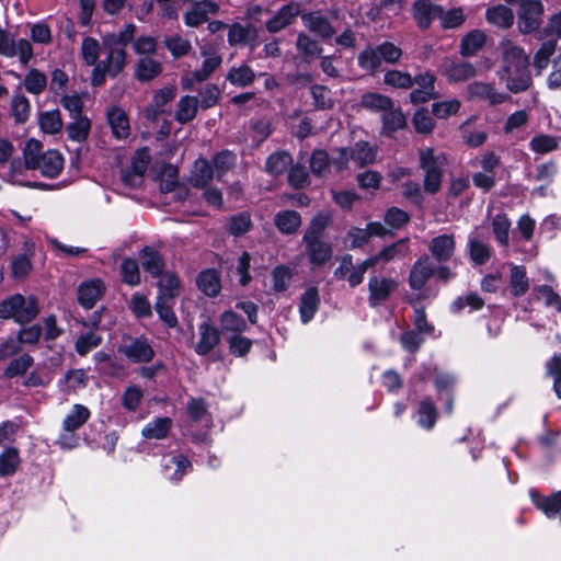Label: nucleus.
<instances>
[{"label":"nucleus","instance_id":"obj_21","mask_svg":"<svg viewBox=\"0 0 561 561\" xmlns=\"http://www.w3.org/2000/svg\"><path fill=\"white\" fill-rule=\"evenodd\" d=\"M306 251L313 265H323L332 256V247L320 238L305 239Z\"/></svg>","mask_w":561,"mask_h":561},{"label":"nucleus","instance_id":"obj_58","mask_svg":"<svg viewBox=\"0 0 561 561\" xmlns=\"http://www.w3.org/2000/svg\"><path fill=\"white\" fill-rule=\"evenodd\" d=\"M102 336L94 331L81 334L75 343L76 352L80 356H85L90 351L96 348L102 343Z\"/></svg>","mask_w":561,"mask_h":561},{"label":"nucleus","instance_id":"obj_22","mask_svg":"<svg viewBox=\"0 0 561 561\" xmlns=\"http://www.w3.org/2000/svg\"><path fill=\"white\" fill-rule=\"evenodd\" d=\"M162 467L165 477L171 481H180L186 473L187 469L191 468L188 459L181 455H168L163 457Z\"/></svg>","mask_w":561,"mask_h":561},{"label":"nucleus","instance_id":"obj_17","mask_svg":"<svg viewBox=\"0 0 561 561\" xmlns=\"http://www.w3.org/2000/svg\"><path fill=\"white\" fill-rule=\"evenodd\" d=\"M119 351L131 362L148 363L154 352L145 339H135L119 347Z\"/></svg>","mask_w":561,"mask_h":561},{"label":"nucleus","instance_id":"obj_9","mask_svg":"<svg viewBox=\"0 0 561 561\" xmlns=\"http://www.w3.org/2000/svg\"><path fill=\"white\" fill-rule=\"evenodd\" d=\"M397 288L398 283L396 279L371 275L368 280V301L370 306L376 307L386 301Z\"/></svg>","mask_w":561,"mask_h":561},{"label":"nucleus","instance_id":"obj_11","mask_svg":"<svg viewBox=\"0 0 561 561\" xmlns=\"http://www.w3.org/2000/svg\"><path fill=\"white\" fill-rule=\"evenodd\" d=\"M428 251L439 263L449 261L456 251V239L453 233H443L432 238L428 242Z\"/></svg>","mask_w":561,"mask_h":561},{"label":"nucleus","instance_id":"obj_42","mask_svg":"<svg viewBox=\"0 0 561 561\" xmlns=\"http://www.w3.org/2000/svg\"><path fill=\"white\" fill-rule=\"evenodd\" d=\"M198 104L195 96L185 95L181 98L174 114L175 119L181 124L192 121L196 116Z\"/></svg>","mask_w":561,"mask_h":561},{"label":"nucleus","instance_id":"obj_48","mask_svg":"<svg viewBox=\"0 0 561 561\" xmlns=\"http://www.w3.org/2000/svg\"><path fill=\"white\" fill-rule=\"evenodd\" d=\"M469 255L474 264L482 265L491 256L490 247L479 240L477 236L470 234L468 240Z\"/></svg>","mask_w":561,"mask_h":561},{"label":"nucleus","instance_id":"obj_63","mask_svg":"<svg viewBox=\"0 0 561 561\" xmlns=\"http://www.w3.org/2000/svg\"><path fill=\"white\" fill-rule=\"evenodd\" d=\"M511 221L505 215L497 214L492 219V230L497 242L507 245L510 240Z\"/></svg>","mask_w":561,"mask_h":561},{"label":"nucleus","instance_id":"obj_25","mask_svg":"<svg viewBox=\"0 0 561 561\" xmlns=\"http://www.w3.org/2000/svg\"><path fill=\"white\" fill-rule=\"evenodd\" d=\"M105 47L107 49V56L100 64L106 70L107 75L115 77L126 65L125 48L116 45Z\"/></svg>","mask_w":561,"mask_h":561},{"label":"nucleus","instance_id":"obj_41","mask_svg":"<svg viewBox=\"0 0 561 561\" xmlns=\"http://www.w3.org/2000/svg\"><path fill=\"white\" fill-rule=\"evenodd\" d=\"M21 462L19 450L14 447H8L0 454V477L13 476Z\"/></svg>","mask_w":561,"mask_h":561},{"label":"nucleus","instance_id":"obj_3","mask_svg":"<svg viewBox=\"0 0 561 561\" xmlns=\"http://www.w3.org/2000/svg\"><path fill=\"white\" fill-rule=\"evenodd\" d=\"M376 159V149L366 141H358L350 148H337L333 151L332 163L343 170L353 163L356 168L370 164Z\"/></svg>","mask_w":561,"mask_h":561},{"label":"nucleus","instance_id":"obj_10","mask_svg":"<svg viewBox=\"0 0 561 561\" xmlns=\"http://www.w3.org/2000/svg\"><path fill=\"white\" fill-rule=\"evenodd\" d=\"M470 99H478L488 102L490 105H497L508 100V95L500 92L488 82L474 81L467 87Z\"/></svg>","mask_w":561,"mask_h":561},{"label":"nucleus","instance_id":"obj_14","mask_svg":"<svg viewBox=\"0 0 561 561\" xmlns=\"http://www.w3.org/2000/svg\"><path fill=\"white\" fill-rule=\"evenodd\" d=\"M299 13L300 7L298 3L285 4L265 22V27L270 33H277L290 25Z\"/></svg>","mask_w":561,"mask_h":561},{"label":"nucleus","instance_id":"obj_5","mask_svg":"<svg viewBox=\"0 0 561 561\" xmlns=\"http://www.w3.org/2000/svg\"><path fill=\"white\" fill-rule=\"evenodd\" d=\"M199 54L204 58L201 67L181 78L183 90H192L196 83L206 81L222 64L221 55L211 45L201 46Z\"/></svg>","mask_w":561,"mask_h":561},{"label":"nucleus","instance_id":"obj_45","mask_svg":"<svg viewBox=\"0 0 561 561\" xmlns=\"http://www.w3.org/2000/svg\"><path fill=\"white\" fill-rule=\"evenodd\" d=\"M164 46L175 59L187 56L193 49L191 41L178 34L165 37Z\"/></svg>","mask_w":561,"mask_h":561},{"label":"nucleus","instance_id":"obj_59","mask_svg":"<svg viewBox=\"0 0 561 561\" xmlns=\"http://www.w3.org/2000/svg\"><path fill=\"white\" fill-rule=\"evenodd\" d=\"M383 128L388 131H396L402 129L407 124V118L403 113L396 108L394 105L381 114Z\"/></svg>","mask_w":561,"mask_h":561},{"label":"nucleus","instance_id":"obj_37","mask_svg":"<svg viewBox=\"0 0 561 561\" xmlns=\"http://www.w3.org/2000/svg\"><path fill=\"white\" fill-rule=\"evenodd\" d=\"M485 34L480 30H473L461 39L460 54L465 57L473 56L485 44Z\"/></svg>","mask_w":561,"mask_h":561},{"label":"nucleus","instance_id":"obj_55","mask_svg":"<svg viewBox=\"0 0 561 561\" xmlns=\"http://www.w3.org/2000/svg\"><path fill=\"white\" fill-rule=\"evenodd\" d=\"M42 144L36 139H30L23 149L25 167L30 170H36L42 159Z\"/></svg>","mask_w":561,"mask_h":561},{"label":"nucleus","instance_id":"obj_40","mask_svg":"<svg viewBox=\"0 0 561 561\" xmlns=\"http://www.w3.org/2000/svg\"><path fill=\"white\" fill-rule=\"evenodd\" d=\"M172 426L170 417H158L149 422L141 431V434L147 439H163L167 437Z\"/></svg>","mask_w":561,"mask_h":561},{"label":"nucleus","instance_id":"obj_31","mask_svg":"<svg viewBox=\"0 0 561 561\" xmlns=\"http://www.w3.org/2000/svg\"><path fill=\"white\" fill-rule=\"evenodd\" d=\"M408 253L407 240H399L382 250L378 254L367 257L374 261V267L379 263H388L393 260L403 259Z\"/></svg>","mask_w":561,"mask_h":561},{"label":"nucleus","instance_id":"obj_15","mask_svg":"<svg viewBox=\"0 0 561 561\" xmlns=\"http://www.w3.org/2000/svg\"><path fill=\"white\" fill-rule=\"evenodd\" d=\"M105 291L102 279L94 278L85 280L78 287V301L85 309H91Z\"/></svg>","mask_w":561,"mask_h":561},{"label":"nucleus","instance_id":"obj_23","mask_svg":"<svg viewBox=\"0 0 561 561\" xmlns=\"http://www.w3.org/2000/svg\"><path fill=\"white\" fill-rule=\"evenodd\" d=\"M304 25L323 39L331 38L335 31L329 20L319 13L312 12L301 15Z\"/></svg>","mask_w":561,"mask_h":561},{"label":"nucleus","instance_id":"obj_64","mask_svg":"<svg viewBox=\"0 0 561 561\" xmlns=\"http://www.w3.org/2000/svg\"><path fill=\"white\" fill-rule=\"evenodd\" d=\"M534 294L537 299L543 300L546 307L561 312V297L551 287L547 285L537 286L534 288Z\"/></svg>","mask_w":561,"mask_h":561},{"label":"nucleus","instance_id":"obj_12","mask_svg":"<svg viewBox=\"0 0 561 561\" xmlns=\"http://www.w3.org/2000/svg\"><path fill=\"white\" fill-rule=\"evenodd\" d=\"M435 274L433 266L427 255L419 257L411 267L408 282L413 290L422 289L426 282Z\"/></svg>","mask_w":561,"mask_h":561},{"label":"nucleus","instance_id":"obj_4","mask_svg":"<svg viewBox=\"0 0 561 561\" xmlns=\"http://www.w3.org/2000/svg\"><path fill=\"white\" fill-rule=\"evenodd\" d=\"M37 314V300L34 296L24 297L15 294L0 304V319H13L19 323H25L32 321Z\"/></svg>","mask_w":561,"mask_h":561},{"label":"nucleus","instance_id":"obj_24","mask_svg":"<svg viewBox=\"0 0 561 561\" xmlns=\"http://www.w3.org/2000/svg\"><path fill=\"white\" fill-rule=\"evenodd\" d=\"M531 499L537 508L542 511L548 518L559 517L561 522V491L551 496H543L531 492Z\"/></svg>","mask_w":561,"mask_h":561},{"label":"nucleus","instance_id":"obj_39","mask_svg":"<svg viewBox=\"0 0 561 561\" xmlns=\"http://www.w3.org/2000/svg\"><path fill=\"white\" fill-rule=\"evenodd\" d=\"M274 222L282 233L290 234L300 227L301 218L295 210H283L275 216Z\"/></svg>","mask_w":561,"mask_h":561},{"label":"nucleus","instance_id":"obj_57","mask_svg":"<svg viewBox=\"0 0 561 561\" xmlns=\"http://www.w3.org/2000/svg\"><path fill=\"white\" fill-rule=\"evenodd\" d=\"M170 299H164L163 296H158L154 304L156 312L159 319L165 323L168 328L178 327V317L175 316L172 306L169 304Z\"/></svg>","mask_w":561,"mask_h":561},{"label":"nucleus","instance_id":"obj_2","mask_svg":"<svg viewBox=\"0 0 561 561\" xmlns=\"http://www.w3.org/2000/svg\"><path fill=\"white\" fill-rule=\"evenodd\" d=\"M420 167L424 171L423 187L428 194H435L440 190L443 167L446 163L444 154L436 153L433 148L419 150Z\"/></svg>","mask_w":561,"mask_h":561},{"label":"nucleus","instance_id":"obj_38","mask_svg":"<svg viewBox=\"0 0 561 561\" xmlns=\"http://www.w3.org/2000/svg\"><path fill=\"white\" fill-rule=\"evenodd\" d=\"M141 265L146 272H148L152 277H158L163 273V260L160 254L151 249L145 248L140 253Z\"/></svg>","mask_w":561,"mask_h":561},{"label":"nucleus","instance_id":"obj_51","mask_svg":"<svg viewBox=\"0 0 561 561\" xmlns=\"http://www.w3.org/2000/svg\"><path fill=\"white\" fill-rule=\"evenodd\" d=\"M358 66L369 72L377 71L381 66V57L378 46L367 47L357 57Z\"/></svg>","mask_w":561,"mask_h":561},{"label":"nucleus","instance_id":"obj_46","mask_svg":"<svg viewBox=\"0 0 561 561\" xmlns=\"http://www.w3.org/2000/svg\"><path fill=\"white\" fill-rule=\"evenodd\" d=\"M197 285L207 296H217L221 289L220 279L215 270H206L198 275Z\"/></svg>","mask_w":561,"mask_h":561},{"label":"nucleus","instance_id":"obj_13","mask_svg":"<svg viewBox=\"0 0 561 561\" xmlns=\"http://www.w3.org/2000/svg\"><path fill=\"white\" fill-rule=\"evenodd\" d=\"M220 342L219 330L209 321H204L198 325V341L194 346L198 355L209 354Z\"/></svg>","mask_w":561,"mask_h":561},{"label":"nucleus","instance_id":"obj_52","mask_svg":"<svg viewBox=\"0 0 561 561\" xmlns=\"http://www.w3.org/2000/svg\"><path fill=\"white\" fill-rule=\"evenodd\" d=\"M310 94L313 99V106L317 110H331L334 106L332 92L324 85L313 84L310 88Z\"/></svg>","mask_w":561,"mask_h":561},{"label":"nucleus","instance_id":"obj_56","mask_svg":"<svg viewBox=\"0 0 561 561\" xmlns=\"http://www.w3.org/2000/svg\"><path fill=\"white\" fill-rule=\"evenodd\" d=\"M220 324L224 332L240 334L247 328L245 321L232 310L225 311L220 317Z\"/></svg>","mask_w":561,"mask_h":561},{"label":"nucleus","instance_id":"obj_19","mask_svg":"<svg viewBox=\"0 0 561 561\" xmlns=\"http://www.w3.org/2000/svg\"><path fill=\"white\" fill-rule=\"evenodd\" d=\"M558 53L553 59L554 65H561V46H557L556 39L545 41L539 49L534 55V67L538 75H540L549 65L550 58Z\"/></svg>","mask_w":561,"mask_h":561},{"label":"nucleus","instance_id":"obj_7","mask_svg":"<svg viewBox=\"0 0 561 561\" xmlns=\"http://www.w3.org/2000/svg\"><path fill=\"white\" fill-rule=\"evenodd\" d=\"M543 5L538 0H527L522 3L518 12V27L522 33L528 34L536 31L541 22Z\"/></svg>","mask_w":561,"mask_h":561},{"label":"nucleus","instance_id":"obj_35","mask_svg":"<svg viewBox=\"0 0 561 561\" xmlns=\"http://www.w3.org/2000/svg\"><path fill=\"white\" fill-rule=\"evenodd\" d=\"M485 18L489 23L501 28L510 27L514 22L513 11L503 4L489 8Z\"/></svg>","mask_w":561,"mask_h":561},{"label":"nucleus","instance_id":"obj_47","mask_svg":"<svg viewBox=\"0 0 561 561\" xmlns=\"http://www.w3.org/2000/svg\"><path fill=\"white\" fill-rule=\"evenodd\" d=\"M38 124L45 134L54 135L62 129L64 122L58 110L43 112L38 116Z\"/></svg>","mask_w":561,"mask_h":561},{"label":"nucleus","instance_id":"obj_6","mask_svg":"<svg viewBox=\"0 0 561 561\" xmlns=\"http://www.w3.org/2000/svg\"><path fill=\"white\" fill-rule=\"evenodd\" d=\"M374 267L373 260H364L357 265L353 264V257L350 254H345L340 259V265L334 271V276L341 280H347L351 287H356L359 285L364 275L368 268Z\"/></svg>","mask_w":561,"mask_h":561},{"label":"nucleus","instance_id":"obj_36","mask_svg":"<svg viewBox=\"0 0 561 561\" xmlns=\"http://www.w3.org/2000/svg\"><path fill=\"white\" fill-rule=\"evenodd\" d=\"M226 79L233 85L244 88L254 82L255 72L247 64H242L230 68Z\"/></svg>","mask_w":561,"mask_h":561},{"label":"nucleus","instance_id":"obj_30","mask_svg":"<svg viewBox=\"0 0 561 561\" xmlns=\"http://www.w3.org/2000/svg\"><path fill=\"white\" fill-rule=\"evenodd\" d=\"M320 304L319 293L316 287L308 288L300 298L299 312L304 323H308L314 316Z\"/></svg>","mask_w":561,"mask_h":561},{"label":"nucleus","instance_id":"obj_27","mask_svg":"<svg viewBox=\"0 0 561 561\" xmlns=\"http://www.w3.org/2000/svg\"><path fill=\"white\" fill-rule=\"evenodd\" d=\"M64 168V157L58 150H48L43 153L36 170L47 178H56Z\"/></svg>","mask_w":561,"mask_h":561},{"label":"nucleus","instance_id":"obj_54","mask_svg":"<svg viewBox=\"0 0 561 561\" xmlns=\"http://www.w3.org/2000/svg\"><path fill=\"white\" fill-rule=\"evenodd\" d=\"M438 19L444 30H450L461 26L466 21V14L461 8H454L448 11H444L442 8Z\"/></svg>","mask_w":561,"mask_h":561},{"label":"nucleus","instance_id":"obj_50","mask_svg":"<svg viewBox=\"0 0 561 561\" xmlns=\"http://www.w3.org/2000/svg\"><path fill=\"white\" fill-rule=\"evenodd\" d=\"M293 159L289 153L285 151H276L267 158L265 169L270 174L276 176L283 174Z\"/></svg>","mask_w":561,"mask_h":561},{"label":"nucleus","instance_id":"obj_33","mask_svg":"<svg viewBox=\"0 0 561 561\" xmlns=\"http://www.w3.org/2000/svg\"><path fill=\"white\" fill-rule=\"evenodd\" d=\"M162 70L161 64L151 58L150 56H145L139 58L135 67V77L139 81H150L158 77Z\"/></svg>","mask_w":561,"mask_h":561},{"label":"nucleus","instance_id":"obj_60","mask_svg":"<svg viewBox=\"0 0 561 561\" xmlns=\"http://www.w3.org/2000/svg\"><path fill=\"white\" fill-rule=\"evenodd\" d=\"M26 247L27 249L25 253L20 254L12 260L11 268L14 277H24L32 268L31 256L33 254V244L28 245L26 243Z\"/></svg>","mask_w":561,"mask_h":561},{"label":"nucleus","instance_id":"obj_32","mask_svg":"<svg viewBox=\"0 0 561 561\" xmlns=\"http://www.w3.org/2000/svg\"><path fill=\"white\" fill-rule=\"evenodd\" d=\"M71 118L72 122L66 127L68 138L77 142L85 141L91 130L90 119L85 115H79Z\"/></svg>","mask_w":561,"mask_h":561},{"label":"nucleus","instance_id":"obj_29","mask_svg":"<svg viewBox=\"0 0 561 561\" xmlns=\"http://www.w3.org/2000/svg\"><path fill=\"white\" fill-rule=\"evenodd\" d=\"M214 178L210 163L204 159H197L191 170L190 182L195 187H205Z\"/></svg>","mask_w":561,"mask_h":561},{"label":"nucleus","instance_id":"obj_18","mask_svg":"<svg viewBox=\"0 0 561 561\" xmlns=\"http://www.w3.org/2000/svg\"><path fill=\"white\" fill-rule=\"evenodd\" d=\"M443 73L449 82H461L476 76V68L465 61L446 58L443 62Z\"/></svg>","mask_w":561,"mask_h":561},{"label":"nucleus","instance_id":"obj_16","mask_svg":"<svg viewBox=\"0 0 561 561\" xmlns=\"http://www.w3.org/2000/svg\"><path fill=\"white\" fill-rule=\"evenodd\" d=\"M442 11V7L427 2L425 0H416L412 5V16L416 25L421 30H427L432 22L437 18Z\"/></svg>","mask_w":561,"mask_h":561},{"label":"nucleus","instance_id":"obj_49","mask_svg":"<svg viewBox=\"0 0 561 561\" xmlns=\"http://www.w3.org/2000/svg\"><path fill=\"white\" fill-rule=\"evenodd\" d=\"M297 50L306 59H314L322 53L320 43L305 33H299L296 41Z\"/></svg>","mask_w":561,"mask_h":561},{"label":"nucleus","instance_id":"obj_1","mask_svg":"<svg viewBox=\"0 0 561 561\" xmlns=\"http://www.w3.org/2000/svg\"><path fill=\"white\" fill-rule=\"evenodd\" d=\"M499 49L502 55L501 66L497 70L499 79L512 93H520L533 84L529 70V56L513 41L505 38Z\"/></svg>","mask_w":561,"mask_h":561},{"label":"nucleus","instance_id":"obj_34","mask_svg":"<svg viewBox=\"0 0 561 561\" xmlns=\"http://www.w3.org/2000/svg\"><path fill=\"white\" fill-rule=\"evenodd\" d=\"M359 104L368 111L381 114L393 106V102L389 96L376 92L365 93Z\"/></svg>","mask_w":561,"mask_h":561},{"label":"nucleus","instance_id":"obj_43","mask_svg":"<svg viewBox=\"0 0 561 561\" xmlns=\"http://www.w3.org/2000/svg\"><path fill=\"white\" fill-rule=\"evenodd\" d=\"M511 291L514 296L519 297L527 293L529 289V279L527 277L526 268L520 265H513L510 275Z\"/></svg>","mask_w":561,"mask_h":561},{"label":"nucleus","instance_id":"obj_8","mask_svg":"<svg viewBox=\"0 0 561 561\" xmlns=\"http://www.w3.org/2000/svg\"><path fill=\"white\" fill-rule=\"evenodd\" d=\"M218 12L219 5L213 0L195 1L183 15L184 24L188 27H198L208 21L209 15Z\"/></svg>","mask_w":561,"mask_h":561},{"label":"nucleus","instance_id":"obj_53","mask_svg":"<svg viewBox=\"0 0 561 561\" xmlns=\"http://www.w3.org/2000/svg\"><path fill=\"white\" fill-rule=\"evenodd\" d=\"M417 415V423L420 426L426 430L434 427L437 412L434 403L430 399H424L420 402Z\"/></svg>","mask_w":561,"mask_h":561},{"label":"nucleus","instance_id":"obj_28","mask_svg":"<svg viewBox=\"0 0 561 561\" xmlns=\"http://www.w3.org/2000/svg\"><path fill=\"white\" fill-rule=\"evenodd\" d=\"M91 416L90 410L83 404H73L69 413L62 421V430L66 432H76L88 422Z\"/></svg>","mask_w":561,"mask_h":561},{"label":"nucleus","instance_id":"obj_26","mask_svg":"<svg viewBox=\"0 0 561 561\" xmlns=\"http://www.w3.org/2000/svg\"><path fill=\"white\" fill-rule=\"evenodd\" d=\"M107 122L111 126L113 135L117 139H125L129 135V121L122 108L113 106L107 111Z\"/></svg>","mask_w":561,"mask_h":561},{"label":"nucleus","instance_id":"obj_62","mask_svg":"<svg viewBox=\"0 0 561 561\" xmlns=\"http://www.w3.org/2000/svg\"><path fill=\"white\" fill-rule=\"evenodd\" d=\"M383 82L396 89H410L414 81L410 73L400 70H389L383 76Z\"/></svg>","mask_w":561,"mask_h":561},{"label":"nucleus","instance_id":"obj_20","mask_svg":"<svg viewBox=\"0 0 561 561\" xmlns=\"http://www.w3.org/2000/svg\"><path fill=\"white\" fill-rule=\"evenodd\" d=\"M413 81L419 85V88L410 93V100L412 103H425L428 100L436 98L434 91L435 77L432 73H421L413 78Z\"/></svg>","mask_w":561,"mask_h":561},{"label":"nucleus","instance_id":"obj_44","mask_svg":"<svg viewBox=\"0 0 561 561\" xmlns=\"http://www.w3.org/2000/svg\"><path fill=\"white\" fill-rule=\"evenodd\" d=\"M158 278V296H163L164 299H173L180 294V280L175 274L165 272L160 274Z\"/></svg>","mask_w":561,"mask_h":561},{"label":"nucleus","instance_id":"obj_61","mask_svg":"<svg viewBox=\"0 0 561 561\" xmlns=\"http://www.w3.org/2000/svg\"><path fill=\"white\" fill-rule=\"evenodd\" d=\"M530 149L539 154H546L554 151L559 141L558 138L551 135H537L529 142Z\"/></svg>","mask_w":561,"mask_h":561}]
</instances>
